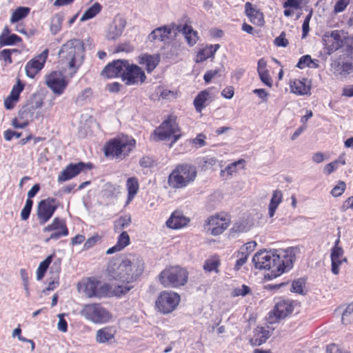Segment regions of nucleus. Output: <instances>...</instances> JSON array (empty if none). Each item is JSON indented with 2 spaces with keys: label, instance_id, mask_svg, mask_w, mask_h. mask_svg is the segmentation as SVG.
Segmentation results:
<instances>
[{
  "label": "nucleus",
  "instance_id": "obj_20",
  "mask_svg": "<svg viewBox=\"0 0 353 353\" xmlns=\"http://www.w3.org/2000/svg\"><path fill=\"white\" fill-rule=\"evenodd\" d=\"M48 50L42 52L39 56L28 61L26 65V72L28 77L33 78L40 71L46 61Z\"/></svg>",
  "mask_w": 353,
  "mask_h": 353
},
{
  "label": "nucleus",
  "instance_id": "obj_19",
  "mask_svg": "<svg viewBox=\"0 0 353 353\" xmlns=\"http://www.w3.org/2000/svg\"><path fill=\"white\" fill-rule=\"evenodd\" d=\"M125 61L126 60L118 59L110 63L101 71V76L107 79L117 77L122 78L123 69H126Z\"/></svg>",
  "mask_w": 353,
  "mask_h": 353
},
{
  "label": "nucleus",
  "instance_id": "obj_15",
  "mask_svg": "<svg viewBox=\"0 0 353 353\" xmlns=\"http://www.w3.org/2000/svg\"><path fill=\"white\" fill-rule=\"evenodd\" d=\"M230 219L227 216L216 215L207 221V230L211 234L217 236L222 234L229 226Z\"/></svg>",
  "mask_w": 353,
  "mask_h": 353
},
{
  "label": "nucleus",
  "instance_id": "obj_48",
  "mask_svg": "<svg viewBox=\"0 0 353 353\" xmlns=\"http://www.w3.org/2000/svg\"><path fill=\"white\" fill-rule=\"evenodd\" d=\"M341 321L344 325H349L353 323V307L352 305L349 304L343 311Z\"/></svg>",
  "mask_w": 353,
  "mask_h": 353
},
{
  "label": "nucleus",
  "instance_id": "obj_36",
  "mask_svg": "<svg viewBox=\"0 0 353 353\" xmlns=\"http://www.w3.org/2000/svg\"><path fill=\"white\" fill-rule=\"evenodd\" d=\"M306 79L303 80H294L290 83L292 92L299 95L306 94L309 87L305 85Z\"/></svg>",
  "mask_w": 353,
  "mask_h": 353
},
{
  "label": "nucleus",
  "instance_id": "obj_30",
  "mask_svg": "<svg viewBox=\"0 0 353 353\" xmlns=\"http://www.w3.org/2000/svg\"><path fill=\"white\" fill-rule=\"evenodd\" d=\"M130 243V236L126 232H123L119 236L117 243L113 247L106 251L107 254H112L119 252L125 248Z\"/></svg>",
  "mask_w": 353,
  "mask_h": 353
},
{
  "label": "nucleus",
  "instance_id": "obj_42",
  "mask_svg": "<svg viewBox=\"0 0 353 353\" xmlns=\"http://www.w3.org/2000/svg\"><path fill=\"white\" fill-rule=\"evenodd\" d=\"M30 8L26 7H19L12 14L10 18L11 23H15L25 18L29 13Z\"/></svg>",
  "mask_w": 353,
  "mask_h": 353
},
{
  "label": "nucleus",
  "instance_id": "obj_53",
  "mask_svg": "<svg viewBox=\"0 0 353 353\" xmlns=\"http://www.w3.org/2000/svg\"><path fill=\"white\" fill-rule=\"evenodd\" d=\"M33 205V201L32 199H27L25 203L24 207L23 208L21 212V219L23 221H26L30 214Z\"/></svg>",
  "mask_w": 353,
  "mask_h": 353
},
{
  "label": "nucleus",
  "instance_id": "obj_25",
  "mask_svg": "<svg viewBox=\"0 0 353 353\" xmlns=\"http://www.w3.org/2000/svg\"><path fill=\"white\" fill-rule=\"evenodd\" d=\"M189 221L190 219L184 216L182 212L175 211L166 221V225L172 229H180L186 226Z\"/></svg>",
  "mask_w": 353,
  "mask_h": 353
},
{
  "label": "nucleus",
  "instance_id": "obj_61",
  "mask_svg": "<svg viewBox=\"0 0 353 353\" xmlns=\"http://www.w3.org/2000/svg\"><path fill=\"white\" fill-rule=\"evenodd\" d=\"M351 0H339L336 1L334 8V12L335 13H339L343 12L348 4L350 3Z\"/></svg>",
  "mask_w": 353,
  "mask_h": 353
},
{
  "label": "nucleus",
  "instance_id": "obj_60",
  "mask_svg": "<svg viewBox=\"0 0 353 353\" xmlns=\"http://www.w3.org/2000/svg\"><path fill=\"white\" fill-rule=\"evenodd\" d=\"M206 137L202 134H198L196 138L192 140V144L195 146V148H201L206 145L205 142Z\"/></svg>",
  "mask_w": 353,
  "mask_h": 353
},
{
  "label": "nucleus",
  "instance_id": "obj_9",
  "mask_svg": "<svg viewBox=\"0 0 353 353\" xmlns=\"http://www.w3.org/2000/svg\"><path fill=\"white\" fill-rule=\"evenodd\" d=\"M187 280V271L179 267H171L165 269L159 275V281L165 288H176L183 285Z\"/></svg>",
  "mask_w": 353,
  "mask_h": 353
},
{
  "label": "nucleus",
  "instance_id": "obj_46",
  "mask_svg": "<svg viewBox=\"0 0 353 353\" xmlns=\"http://www.w3.org/2000/svg\"><path fill=\"white\" fill-rule=\"evenodd\" d=\"M97 286H98V281L95 280H90L87 282L85 287V293L87 296L91 298V297H96L97 296Z\"/></svg>",
  "mask_w": 353,
  "mask_h": 353
},
{
  "label": "nucleus",
  "instance_id": "obj_12",
  "mask_svg": "<svg viewBox=\"0 0 353 353\" xmlns=\"http://www.w3.org/2000/svg\"><path fill=\"white\" fill-rule=\"evenodd\" d=\"M322 41L324 46V52L327 55H330L343 46V38L340 30H332L325 32Z\"/></svg>",
  "mask_w": 353,
  "mask_h": 353
},
{
  "label": "nucleus",
  "instance_id": "obj_43",
  "mask_svg": "<svg viewBox=\"0 0 353 353\" xmlns=\"http://www.w3.org/2000/svg\"><path fill=\"white\" fill-rule=\"evenodd\" d=\"M306 281L307 279L305 278H301L294 281L291 285V292L300 294H303Z\"/></svg>",
  "mask_w": 353,
  "mask_h": 353
},
{
  "label": "nucleus",
  "instance_id": "obj_35",
  "mask_svg": "<svg viewBox=\"0 0 353 353\" xmlns=\"http://www.w3.org/2000/svg\"><path fill=\"white\" fill-rule=\"evenodd\" d=\"M250 225L247 220L242 219L235 222L230 230V235L234 237L236 234L250 230Z\"/></svg>",
  "mask_w": 353,
  "mask_h": 353
},
{
  "label": "nucleus",
  "instance_id": "obj_31",
  "mask_svg": "<svg viewBox=\"0 0 353 353\" xmlns=\"http://www.w3.org/2000/svg\"><path fill=\"white\" fill-rule=\"evenodd\" d=\"M283 199V193L281 190H276L272 192V198L268 207V214L270 217H273L276 210Z\"/></svg>",
  "mask_w": 353,
  "mask_h": 353
},
{
  "label": "nucleus",
  "instance_id": "obj_47",
  "mask_svg": "<svg viewBox=\"0 0 353 353\" xmlns=\"http://www.w3.org/2000/svg\"><path fill=\"white\" fill-rule=\"evenodd\" d=\"M213 46L206 47L200 50L196 55V62H202L214 55Z\"/></svg>",
  "mask_w": 353,
  "mask_h": 353
},
{
  "label": "nucleus",
  "instance_id": "obj_40",
  "mask_svg": "<svg viewBox=\"0 0 353 353\" xmlns=\"http://www.w3.org/2000/svg\"><path fill=\"white\" fill-rule=\"evenodd\" d=\"M52 255L48 256L44 261H41L37 270V279L41 280L44 276V274L48 268L52 260Z\"/></svg>",
  "mask_w": 353,
  "mask_h": 353
},
{
  "label": "nucleus",
  "instance_id": "obj_21",
  "mask_svg": "<svg viewBox=\"0 0 353 353\" xmlns=\"http://www.w3.org/2000/svg\"><path fill=\"white\" fill-rule=\"evenodd\" d=\"M274 328L270 326L256 327L253 332V336L250 339V343L254 346L261 345L270 337Z\"/></svg>",
  "mask_w": 353,
  "mask_h": 353
},
{
  "label": "nucleus",
  "instance_id": "obj_54",
  "mask_svg": "<svg viewBox=\"0 0 353 353\" xmlns=\"http://www.w3.org/2000/svg\"><path fill=\"white\" fill-rule=\"evenodd\" d=\"M250 292V287H248L245 285H242L241 286L234 288L231 292V295L234 297L239 296H245L247 294H248Z\"/></svg>",
  "mask_w": 353,
  "mask_h": 353
},
{
  "label": "nucleus",
  "instance_id": "obj_57",
  "mask_svg": "<svg viewBox=\"0 0 353 353\" xmlns=\"http://www.w3.org/2000/svg\"><path fill=\"white\" fill-rule=\"evenodd\" d=\"M21 38L17 34H12L8 37H6V38L0 41V46H12L21 41Z\"/></svg>",
  "mask_w": 353,
  "mask_h": 353
},
{
  "label": "nucleus",
  "instance_id": "obj_2",
  "mask_svg": "<svg viewBox=\"0 0 353 353\" xmlns=\"http://www.w3.org/2000/svg\"><path fill=\"white\" fill-rule=\"evenodd\" d=\"M294 260L295 252L293 248L273 251L261 250L252 258L256 268L270 271L268 274L270 279L289 271L292 268Z\"/></svg>",
  "mask_w": 353,
  "mask_h": 353
},
{
  "label": "nucleus",
  "instance_id": "obj_56",
  "mask_svg": "<svg viewBox=\"0 0 353 353\" xmlns=\"http://www.w3.org/2000/svg\"><path fill=\"white\" fill-rule=\"evenodd\" d=\"M308 118H309V114H306L305 115H304L302 117L301 122H302L303 125L301 127H299L292 135L291 139L292 141L295 140L299 136H300V134H301L303 133V131H305L307 129V126L306 123L307 121Z\"/></svg>",
  "mask_w": 353,
  "mask_h": 353
},
{
  "label": "nucleus",
  "instance_id": "obj_14",
  "mask_svg": "<svg viewBox=\"0 0 353 353\" xmlns=\"http://www.w3.org/2000/svg\"><path fill=\"white\" fill-rule=\"evenodd\" d=\"M54 202V199L48 198L41 200L38 203L37 215L40 225L45 224L52 216L57 210Z\"/></svg>",
  "mask_w": 353,
  "mask_h": 353
},
{
  "label": "nucleus",
  "instance_id": "obj_18",
  "mask_svg": "<svg viewBox=\"0 0 353 353\" xmlns=\"http://www.w3.org/2000/svg\"><path fill=\"white\" fill-rule=\"evenodd\" d=\"M89 164L83 162L78 163H70L66 168L59 174L57 181L59 183H63L68 181L77 176L81 171L85 168H90Z\"/></svg>",
  "mask_w": 353,
  "mask_h": 353
},
{
  "label": "nucleus",
  "instance_id": "obj_17",
  "mask_svg": "<svg viewBox=\"0 0 353 353\" xmlns=\"http://www.w3.org/2000/svg\"><path fill=\"white\" fill-rule=\"evenodd\" d=\"M46 83L48 88L57 95L63 92L68 84L65 77L59 72H53L46 76Z\"/></svg>",
  "mask_w": 353,
  "mask_h": 353
},
{
  "label": "nucleus",
  "instance_id": "obj_39",
  "mask_svg": "<svg viewBox=\"0 0 353 353\" xmlns=\"http://www.w3.org/2000/svg\"><path fill=\"white\" fill-rule=\"evenodd\" d=\"M101 6L96 2L87 9L81 17V21H85L95 17L101 10Z\"/></svg>",
  "mask_w": 353,
  "mask_h": 353
},
{
  "label": "nucleus",
  "instance_id": "obj_5",
  "mask_svg": "<svg viewBox=\"0 0 353 353\" xmlns=\"http://www.w3.org/2000/svg\"><path fill=\"white\" fill-rule=\"evenodd\" d=\"M84 48L79 39H71L63 44L59 52L62 61L70 68L77 70L83 60Z\"/></svg>",
  "mask_w": 353,
  "mask_h": 353
},
{
  "label": "nucleus",
  "instance_id": "obj_51",
  "mask_svg": "<svg viewBox=\"0 0 353 353\" xmlns=\"http://www.w3.org/2000/svg\"><path fill=\"white\" fill-rule=\"evenodd\" d=\"M23 84L19 79H18L17 83L13 85L10 94L8 97H10L12 99L18 101L19 98V94L23 91Z\"/></svg>",
  "mask_w": 353,
  "mask_h": 353
},
{
  "label": "nucleus",
  "instance_id": "obj_1",
  "mask_svg": "<svg viewBox=\"0 0 353 353\" xmlns=\"http://www.w3.org/2000/svg\"><path fill=\"white\" fill-rule=\"evenodd\" d=\"M144 263L140 256L129 255L121 261H111L108 266V275L121 283L115 290L117 294H125L132 288V283L142 274Z\"/></svg>",
  "mask_w": 353,
  "mask_h": 353
},
{
  "label": "nucleus",
  "instance_id": "obj_38",
  "mask_svg": "<svg viewBox=\"0 0 353 353\" xmlns=\"http://www.w3.org/2000/svg\"><path fill=\"white\" fill-rule=\"evenodd\" d=\"M63 21V15L61 13L56 14L52 17L50 30L52 34H56L61 30Z\"/></svg>",
  "mask_w": 353,
  "mask_h": 353
},
{
  "label": "nucleus",
  "instance_id": "obj_3",
  "mask_svg": "<svg viewBox=\"0 0 353 353\" xmlns=\"http://www.w3.org/2000/svg\"><path fill=\"white\" fill-rule=\"evenodd\" d=\"M330 70L336 77L342 78L353 73V37L347 40L341 54L337 57L332 58Z\"/></svg>",
  "mask_w": 353,
  "mask_h": 353
},
{
  "label": "nucleus",
  "instance_id": "obj_4",
  "mask_svg": "<svg viewBox=\"0 0 353 353\" xmlns=\"http://www.w3.org/2000/svg\"><path fill=\"white\" fill-rule=\"evenodd\" d=\"M135 146L134 138L122 135L110 140L105 145L104 152L107 157L121 161L130 155Z\"/></svg>",
  "mask_w": 353,
  "mask_h": 353
},
{
  "label": "nucleus",
  "instance_id": "obj_28",
  "mask_svg": "<svg viewBox=\"0 0 353 353\" xmlns=\"http://www.w3.org/2000/svg\"><path fill=\"white\" fill-rule=\"evenodd\" d=\"M177 30L179 32L182 31L187 42L190 46H192L194 44H196L199 39L198 33L196 31L193 30L192 28L190 26H188L187 24H185L183 27L181 26H179L177 27Z\"/></svg>",
  "mask_w": 353,
  "mask_h": 353
},
{
  "label": "nucleus",
  "instance_id": "obj_44",
  "mask_svg": "<svg viewBox=\"0 0 353 353\" xmlns=\"http://www.w3.org/2000/svg\"><path fill=\"white\" fill-rule=\"evenodd\" d=\"M245 163V160L243 159H239L237 161H235L234 163H232L229 164L225 170H221V175L223 176L225 173H227L228 176H232L233 173L236 172L237 171V166L238 165H242L243 166Z\"/></svg>",
  "mask_w": 353,
  "mask_h": 353
},
{
  "label": "nucleus",
  "instance_id": "obj_16",
  "mask_svg": "<svg viewBox=\"0 0 353 353\" xmlns=\"http://www.w3.org/2000/svg\"><path fill=\"white\" fill-rule=\"evenodd\" d=\"M297 303L291 299H281L276 301L271 314L274 315L275 321L283 319L292 313Z\"/></svg>",
  "mask_w": 353,
  "mask_h": 353
},
{
  "label": "nucleus",
  "instance_id": "obj_49",
  "mask_svg": "<svg viewBox=\"0 0 353 353\" xmlns=\"http://www.w3.org/2000/svg\"><path fill=\"white\" fill-rule=\"evenodd\" d=\"M119 189L120 187L118 185L107 183L104 185L103 191L104 192V195L110 197L116 196L117 194H119Z\"/></svg>",
  "mask_w": 353,
  "mask_h": 353
},
{
  "label": "nucleus",
  "instance_id": "obj_32",
  "mask_svg": "<svg viewBox=\"0 0 353 353\" xmlns=\"http://www.w3.org/2000/svg\"><path fill=\"white\" fill-rule=\"evenodd\" d=\"M115 330L110 327L99 330L96 333V341L99 343L108 342L114 337Z\"/></svg>",
  "mask_w": 353,
  "mask_h": 353
},
{
  "label": "nucleus",
  "instance_id": "obj_26",
  "mask_svg": "<svg viewBox=\"0 0 353 353\" xmlns=\"http://www.w3.org/2000/svg\"><path fill=\"white\" fill-rule=\"evenodd\" d=\"M245 12L249 17L250 21L259 26H261L264 23L263 14L256 7H254L250 2L245 4Z\"/></svg>",
  "mask_w": 353,
  "mask_h": 353
},
{
  "label": "nucleus",
  "instance_id": "obj_23",
  "mask_svg": "<svg viewBox=\"0 0 353 353\" xmlns=\"http://www.w3.org/2000/svg\"><path fill=\"white\" fill-rule=\"evenodd\" d=\"M125 26V21L122 18L114 19V20L109 25L106 38L109 40H114L119 38Z\"/></svg>",
  "mask_w": 353,
  "mask_h": 353
},
{
  "label": "nucleus",
  "instance_id": "obj_11",
  "mask_svg": "<svg viewBox=\"0 0 353 353\" xmlns=\"http://www.w3.org/2000/svg\"><path fill=\"white\" fill-rule=\"evenodd\" d=\"M126 69H123L122 75L123 81L128 85L141 84L146 79L143 70L137 65L130 64L125 61Z\"/></svg>",
  "mask_w": 353,
  "mask_h": 353
},
{
  "label": "nucleus",
  "instance_id": "obj_50",
  "mask_svg": "<svg viewBox=\"0 0 353 353\" xmlns=\"http://www.w3.org/2000/svg\"><path fill=\"white\" fill-rule=\"evenodd\" d=\"M111 294L110 288L107 283H101L98 281L97 291L96 297L101 298L108 296Z\"/></svg>",
  "mask_w": 353,
  "mask_h": 353
},
{
  "label": "nucleus",
  "instance_id": "obj_10",
  "mask_svg": "<svg viewBox=\"0 0 353 353\" xmlns=\"http://www.w3.org/2000/svg\"><path fill=\"white\" fill-rule=\"evenodd\" d=\"M180 296L174 292H162L156 301V305L163 314H169L174 311L180 302Z\"/></svg>",
  "mask_w": 353,
  "mask_h": 353
},
{
  "label": "nucleus",
  "instance_id": "obj_24",
  "mask_svg": "<svg viewBox=\"0 0 353 353\" xmlns=\"http://www.w3.org/2000/svg\"><path fill=\"white\" fill-rule=\"evenodd\" d=\"M172 33V29L163 26L159 27L152 31L148 36V39L150 42H167Z\"/></svg>",
  "mask_w": 353,
  "mask_h": 353
},
{
  "label": "nucleus",
  "instance_id": "obj_34",
  "mask_svg": "<svg viewBox=\"0 0 353 353\" xmlns=\"http://www.w3.org/2000/svg\"><path fill=\"white\" fill-rule=\"evenodd\" d=\"M159 63V56L158 54L149 55L144 54L141 57L140 63L145 65L148 72H152Z\"/></svg>",
  "mask_w": 353,
  "mask_h": 353
},
{
  "label": "nucleus",
  "instance_id": "obj_64",
  "mask_svg": "<svg viewBox=\"0 0 353 353\" xmlns=\"http://www.w3.org/2000/svg\"><path fill=\"white\" fill-rule=\"evenodd\" d=\"M59 322L57 324L58 330L62 332H66L68 330V323L64 319V314H60L58 315Z\"/></svg>",
  "mask_w": 353,
  "mask_h": 353
},
{
  "label": "nucleus",
  "instance_id": "obj_22",
  "mask_svg": "<svg viewBox=\"0 0 353 353\" xmlns=\"http://www.w3.org/2000/svg\"><path fill=\"white\" fill-rule=\"evenodd\" d=\"M344 250L341 247L332 248L331 250L332 272L337 275L339 272V266L343 262H347V259L343 256Z\"/></svg>",
  "mask_w": 353,
  "mask_h": 353
},
{
  "label": "nucleus",
  "instance_id": "obj_33",
  "mask_svg": "<svg viewBox=\"0 0 353 353\" xmlns=\"http://www.w3.org/2000/svg\"><path fill=\"white\" fill-rule=\"evenodd\" d=\"M138 180L135 177H130L126 181V188L128 190V199L126 205H128L137 194L139 190Z\"/></svg>",
  "mask_w": 353,
  "mask_h": 353
},
{
  "label": "nucleus",
  "instance_id": "obj_55",
  "mask_svg": "<svg viewBox=\"0 0 353 353\" xmlns=\"http://www.w3.org/2000/svg\"><path fill=\"white\" fill-rule=\"evenodd\" d=\"M43 105V98L40 95H33L30 99V101L26 105L30 107V110L32 112L33 110L40 108Z\"/></svg>",
  "mask_w": 353,
  "mask_h": 353
},
{
  "label": "nucleus",
  "instance_id": "obj_29",
  "mask_svg": "<svg viewBox=\"0 0 353 353\" xmlns=\"http://www.w3.org/2000/svg\"><path fill=\"white\" fill-rule=\"evenodd\" d=\"M210 102V95L208 90H203L199 92L194 100V105L197 112H201L202 110Z\"/></svg>",
  "mask_w": 353,
  "mask_h": 353
},
{
  "label": "nucleus",
  "instance_id": "obj_41",
  "mask_svg": "<svg viewBox=\"0 0 353 353\" xmlns=\"http://www.w3.org/2000/svg\"><path fill=\"white\" fill-rule=\"evenodd\" d=\"M132 221L131 216L130 214H125L119 217L114 222V230L119 232L123 229L128 227Z\"/></svg>",
  "mask_w": 353,
  "mask_h": 353
},
{
  "label": "nucleus",
  "instance_id": "obj_58",
  "mask_svg": "<svg viewBox=\"0 0 353 353\" xmlns=\"http://www.w3.org/2000/svg\"><path fill=\"white\" fill-rule=\"evenodd\" d=\"M219 265V262L215 259H208L205 261L203 268L207 272H217V268Z\"/></svg>",
  "mask_w": 353,
  "mask_h": 353
},
{
  "label": "nucleus",
  "instance_id": "obj_13",
  "mask_svg": "<svg viewBox=\"0 0 353 353\" xmlns=\"http://www.w3.org/2000/svg\"><path fill=\"white\" fill-rule=\"evenodd\" d=\"M43 232H52L50 236L45 240L46 243L50 240L57 241L62 236H68L69 233L65 222L58 217L54 218L50 224L46 226Z\"/></svg>",
  "mask_w": 353,
  "mask_h": 353
},
{
  "label": "nucleus",
  "instance_id": "obj_6",
  "mask_svg": "<svg viewBox=\"0 0 353 353\" xmlns=\"http://www.w3.org/2000/svg\"><path fill=\"white\" fill-rule=\"evenodd\" d=\"M196 174L194 166L190 164L180 165L170 173L168 183L172 188H183L194 181Z\"/></svg>",
  "mask_w": 353,
  "mask_h": 353
},
{
  "label": "nucleus",
  "instance_id": "obj_59",
  "mask_svg": "<svg viewBox=\"0 0 353 353\" xmlns=\"http://www.w3.org/2000/svg\"><path fill=\"white\" fill-rule=\"evenodd\" d=\"M345 186V182L340 181L332 190L331 194L335 197L341 196L343 193Z\"/></svg>",
  "mask_w": 353,
  "mask_h": 353
},
{
  "label": "nucleus",
  "instance_id": "obj_63",
  "mask_svg": "<svg viewBox=\"0 0 353 353\" xmlns=\"http://www.w3.org/2000/svg\"><path fill=\"white\" fill-rule=\"evenodd\" d=\"M261 81L267 86L272 87V80L270 77L269 72L265 71L263 72L258 73Z\"/></svg>",
  "mask_w": 353,
  "mask_h": 353
},
{
  "label": "nucleus",
  "instance_id": "obj_27",
  "mask_svg": "<svg viewBox=\"0 0 353 353\" xmlns=\"http://www.w3.org/2000/svg\"><path fill=\"white\" fill-rule=\"evenodd\" d=\"M256 243L250 241L242 245L238 252V260L236 262V268L239 269L246 261L250 254L255 249Z\"/></svg>",
  "mask_w": 353,
  "mask_h": 353
},
{
  "label": "nucleus",
  "instance_id": "obj_7",
  "mask_svg": "<svg viewBox=\"0 0 353 353\" xmlns=\"http://www.w3.org/2000/svg\"><path fill=\"white\" fill-rule=\"evenodd\" d=\"M154 139L159 141H170L171 148L181 137V130L174 119L169 118L154 131Z\"/></svg>",
  "mask_w": 353,
  "mask_h": 353
},
{
  "label": "nucleus",
  "instance_id": "obj_37",
  "mask_svg": "<svg viewBox=\"0 0 353 353\" xmlns=\"http://www.w3.org/2000/svg\"><path fill=\"white\" fill-rule=\"evenodd\" d=\"M201 167L203 170H215L219 165V161L214 157H204L200 162Z\"/></svg>",
  "mask_w": 353,
  "mask_h": 353
},
{
  "label": "nucleus",
  "instance_id": "obj_8",
  "mask_svg": "<svg viewBox=\"0 0 353 353\" xmlns=\"http://www.w3.org/2000/svg\"><path fill=\"white\" fill-rule=\"evenodd\" d=\"M80 314L86 320L94 324H103L109 322L112 314L99 303H90L83 305Z\"/></svg>",
  "mask_w": 353,
  "mask_h": 353
},
{
  "label": "nucleus",
  "instance_id": "obj_62",
  "mask_svg": "<svg viewBox=\"0 0 353 353\" xmlns=\"http://www.w3.org/2000/svg\"><path fill=\"white\" fill-rule=\"evenodd\" d=\"M274 44L279 47H286L288 45V41L285 38V33L282 32L281 34L274 39Z\"/></svg>",
  "mask_w": 353,
  "mask_h": 353
},
{
  "label": "nucleus",
  "instance_id": "obj_52",
  "mask_svg": "<svg viewBox=\"0 0 353 353\" xmlns=\"http://www.w3.org/2000/svg\"><path fill=\"white\" fill-rule=\"evenodd\" d=\"M91 94L92 90L90 88L83 90L77 95L75 99V103L78 105H83Z\"/></svg>",
  "mask_w": 353,
  "mask_h": 353
},
{
  "label": "nucleus",
  "instance_id": "obj_45",
  "mask_svg": "<svg viewBox=\"0 0 353 353\" xmlns=\"http://www.w3.org/2000/svg\"><path fill=\"white\" fill-rule=\"evenodd\" d=\"M283 7L285 8H290L300 9V10L305 8V10H307V1L306 0H287L283 4Z\"/></svg>",
  "mask_w": 353,
  "mask_h": 353
}]
</instances>
